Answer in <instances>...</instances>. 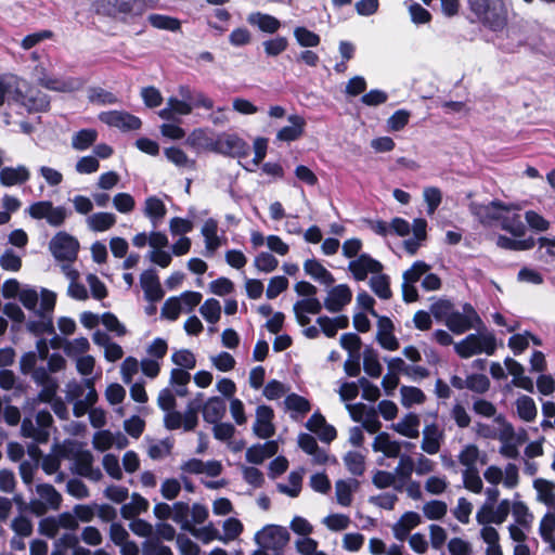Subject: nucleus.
Returning <instances> with one entry per match:
<instances>
[{"instance_id": "nucleus-1", "label": "nucleus", "mask_w": 555, "mask_h": 555, "mask_svg": "<svg viewBox=\"0 0 555 555\" xmlns=\"http://www.w3.org/2000/svg\"><path fill=\"white\" fill-rule=\"evenodd\" d=\"M469 210L482 224H492L498 221L503 230L514 236L525 234V225L517 212L520 207L515 204H504L501 201H492L487 204L473 202L469 205Z\"/></svg>"}, {"instance_id": "nucleus-2", "label": "nucleus", "mask_w": 555, "mask_h": 555, "mask_svg": "<svg viewBox=\"0 0 555 555\" xmlns=\"http://www.w3.org/2000/svg\"><path fill=\"white\" fill-rule=\"evenodd\" d=\"M179 96H169L166 106L158 112V116L165 120H175L178 116L190 115L195 107L211 109L214 101L201 91L182 85L178 88Z\"/></svg>"}, {"instance_id": "nucleus-3", "label": "nucleus", "mask_w": 555, "mask_h": 555, "mask_svg": "<svg viewBox=\"0 0 555 555\" xmlns=\"http://www.w3.org/2000/svg\"><path fill=\"white\" fill-rule=\"evenodd\" d=\"M469 9L483 26L493 31L504 29L508 22L503 0H468Z\"/></svg>"}, {"instance_id": "nucleus-4", "label": "nucleus", "mask_w": 555, "mask_h": 555, "mask_svg": "<svg viewBox=\"0 0 555 555\" xmlns=\"http://www.w3.org/2000/svg\"><path fill=\"white\" fill-rule=\"evenodd\" d=\"M496 349V339L494 335L488 331L470 334L461 341L454 344L455 352L464 359L476 354L486 353L491 356Z\"/></svg>"}, {"instance_id": "nucleus-5", "label": "nucleus", "mask_w": 555, "mask_h": 555, "mask_svg": "<svg viewBox=\"0 0 555 555\" xmlns=\"http://www.w3.org/2000/svg\"><path fill=\"white\" fill-rule=\"evenodd\" d=\"M37 498L27 503V511L36 516H42L49 511H57L62 505V494L50 483L36 486Z\"/></svg>"}, {"instance_id": "nucleus-6", "label": "nucleus", "mask_w": 555, "mask_h": 555, "mask_svg": "<svg viewBox=\"0 0 555 555\" xmlns=\"http://www.w3.org/2000/svg\"><path fill=\"white\" fill-rule=\"evenodd\" d=\"M62 529L67 531L78 529V521L69 512L42 518L38 524L39 533L50 539H55Z\"/></svg>"}, {"instance_id": "nucleus-7", "label": "nucleus", "mask_w": 555, "mask_h": 555, "mask_svg": "<svg viewBox=\"0 0 555 555\" xmlns=\"http://www.w3.org/2000/svg\"><path fill=\"white\" fill-rule=\"evenodd\" d=\"M256 543L263 550H282L289 541L286 528L278 525H268L255 535Z\"/></svg>"}, {"instance_id": "nucleus-8", "label": "nucleus", "mask_w": 555, "mask_h": 555, "mask_svg": "<svg viewBox=\"0 0 555 555\" xmlns=\"http://www.w3.org/2000/svg\"><path fill=\"white\" fill-rule=\"evenodd\" d=\"M28 214L34 219H46L52 227H60L68 217V211L63 206H53L52 202L41 201L28 207Z\"/></svg>"}, {"instance_id": "nucleus-9", "label": "nucleus", "mask_w": 555, "mask_h": 555, "mask_svg": "<svg viewBox=\"0 0 555 555\" xmlns=\"http://www.w3.org/2000/svg\"><path fill=\"white\" fill-rule=\"evenodd\" d=\"M79 242L66 232H59L50 242L52 255L61 261L72 262L77 258Z\"/></svg>"}, {"instance_id": "nucleus-10", "label": "nucleus", "mask_w": 555, "mask_h": 555, "mask_svg": "<svg viewBox=\"0 0 555 555\" xmlns=\"http://www.w3.org/2000/svg\"><path fill=\"white\" fill-rule=\"evenodd\" d=\"M444 323L451 332L459 335L473 327L479 326L481 324V320L474 308L466 304L463 307L462 313L452 311L446 319Z\"/></svg>"}, {"instance_id": "nucleus-11", "label": "nucleus", "mask_w": 555, "mask_h": 555, "mask_svg": "<svg viewBox=\"0 0 555 555\" xmlns=\"http://www.w3.org/2000/svg\"><path fill=\"white\" fill-rule=\"evenodd\" d=\"M99 119L107 126L117 128L125 132L138 130L142 125L139 117L125 111L103 112L99 115Z\"/></svg>"}, {"instance_id": "nucleus-12", "label": "nucleus", "mask_w": 555, "mask_h": 555, "mask_svg": "<svg viewBox=\"0 0 555 555\" xmlns=\"http://www.w3.org/2000/svg\"><path fill=\"white\" fill-rule=\"evenodd\" d=\"M249 145L235 133H220L217 135L216 153L233 157L248 155Z\"/></svg>"}, {"instance_id": "nucleus-13", "label": "nucleus", "mask_w": 555, "mask_h": 555, "mask_svg": "<svg viewBox=\"0 0 555 555\" xmlns=\"http://www.w3.org/2000/svg\"><path fill=\"white\" fill-rule=\"evenodd\" d=\"M25 80L14 76L5 75L0 77V106L4 103L18 102L23 99V92L26 91Z\"/></svg>"}, {"instance_id": "nucleus-14", "label": "nucleus", "mask_w": 555, "mask_h": 555, "mask_svg": "<svg viewBox=\"0 0 555 555\" xmlns=\"http://www.w3.org/2000/svg\"><path fill=\"white\" fill-rule=\"evenodd\" d=\"M444 438V431L438 424H427L422 430L421 450L428 455H436L439 453Z\"/></svg>"}, {"instance_id": "nucleus-15", "label": "nucleus", "mask_w": 555, "mask_h": 555, "mask_svg": "<svg viewBox=\"0 0 555 555\" xmlns=\"http://www.w3.org/2000/svg\"><path fill=\"white\" fill-rule=\"evenodd\" d=\"M348 269L357 281H364L369 274L374 275L383 270V264L373 259L367 254H362L358 258L351 260Z\"/></svg>"}, {"instance_id": "nucleus-16", "label": "nucleus", "mask_w": 555, "mask_h": 555, "mask_svg": "<svg viewBox=\"0 0 555 555\" xmlns=\"http://www.w3.org/2000/svg\"><path fill=\"white\" fill-rule=\"evenodd\" d=\"M352 299V291L347 284H339L328 289L324 299L327 311L336 313L341 311Z\"/></svg>"}, {"instance_id": "nucleus-17", "label": "nucleus", "mask_w": 555, "mask_h": 555, "mask_svg": "<svg viewBox=\"0 0 555 555\" xmlns=\"http://www.w3.org/2000/svg\"><path fill=\"white\" fill-rule=\"evenodd\" d=\"M274 412L268 405H259L256 409V420L253 426L255 435L261 439H268L275 433L273 425Z\"/></svg>"}, {"instance_id": "nucleus-18", "label": "nucleus", "mask_w": 555, "mask_h": 555, "mask_svg": "<svg viewBox=\"0 0 555 555\" xmlns=\"http://www.w3.org/2000/svg\"><path fill=\"white\" fill-rule=\"evenodd\" d=\"M457 461L464 467V470H473L486 465L488 457L476 444L468 443L460 451Z\"/></svg>"}, {"instance_id": "nucleus-19", "label": "nucleus", "mask_w": 555, "mask_h": 555, "mask_svg": "<svg viewBox=\"0 0 555 555\" xmlns=\"http://www.w3.org/2000/svg\"><path fill=\"white\" fill-rule=\"evenodd\" d=\"M186 144L197 153H216L217 137L215 138L207 129L198 128L189 134Z\"/></svg>"}, {"instance_id": "nucleus-20", "label": "nucleus", "mask_w": 555, "mask_h": 555, "mask_svg": "<svg viewBox=\"0 0 555 555\" xmlns=\"http://www.w3.org/2000/svg\"><path fill=\"white\" fill-rule=\"evenodd\" d=\"M30 179V170L25 165L7 166L0 169V184L5 188L22 185Z\"/></svg>"}, {"instance_id": "nucleus-21", "label": "nucleus", "mask_w": 555, "mask_h": 555, "mask_svg": "<svg viewBox=\"0 0 555 555\" xmlns=\"http://www.w3.org/2000/svg\"><path fill=\"white\" fill-rule=\"evenodd\" d=\"M93 448L104 452L113 447L124 449L128 444V439L120 433L113 434L109 430H99L92 439Z\"/></svg>"}, {"instance_id": "nucleus-22", "label": "nucleus", "mask_w": 555, "mask_h": 555, "mask_svg": "<svg viewBox=\"0 0 555 555\" xmlns=\"http://www.w3.org/2000/svg\"><path fill=\"white\" fill-rule=\"evenodd\" d=\"M295 318L300 326H306L310 323L308 314H318L322 310L321 301L313 296L302 298L294 304L293 307Z\"/></svg>"}, {"instance_id": "nucleus-23", "label": "nucleus", "mask_w": 555, "mask_h": 555, "mask_svg": "<svg viewBox=\"0 0 555 555\" xmlns=\"http://www.w3.org/2000/svg\"><path fill=\"white\" fill-rule=\"evenodd\" d=\"M289 125L281 128L276 133V140L282 142H293L298 140L306 127V120L302 116L293 114L287 117Z\"/></svg>"}, {"instance_id": "nucleus-24", "label": "nucleus", "mask_w": 555, "mask_h": 555, "mask_svg": "<svg viewBox=\"0 0 555 555\" xmlns=\"http://www.w3.org/2000/svg\"><path fill=\"white\" fill-rule=\"evenodd\" d=\"M421 522L422 517L418 513L412 511L405 512L392 526L393 537L399 541L405 540L411 530L420 526Z\"/></svg>"}, {"instance_id": "nucleus-25", "label": "nucleus", "mask_w": 555, "mask_h": 555, "mask_svg": "<svg viewBox=\"0 0 555 555\" xmlns=\"http://www.w3.org/2000/svg\"><path fill=\"white\" fill-rule=\"evenodd\" d=\"M140 283L146 300L155 302L164 297L160 283L153 270L144 271L140 276Z\"/></svg>"}, {"instance_id": "nucleus-26", "label": "nucleus", "mask_w": 555, "mask_h": 555, "mask_svg": "<svg viewBox=\"0 0 555 555\" xmlns=\"http://www.w3.org/2000/svg\"><path fill=\"white\" fill-rule=\"evenodd\" d=\"M56 302V294L47 288H42L40 293V309L38 313L42 317V319H47V321H42L40 324V331L51 332L52 331V322L50 315L55 307Z\"/></svg>"}, {"instance_id": "nucleus-27", "label": "nucleus", "mask_w": 555, "mask_h": 555, "mask_svg": "<svg viewBox=\"0 0 555 555\" xmlns=\"http://www.w3.org/2000/svg\"><path fill=\"white\" fill-rule=\"evenodd\" d=\"M143 214L154 227H157L167 214L164 201L155 195L145 198Z\"/></svg>"}, {"instance_id": "nucleus-28", "label": "nucleus", "mask_w": 555, "mask_h": 555, "mask_svg": "<svg viewBox=\"0 0 555 555\" xmlns=\"http://www.w3.org/2000/svg\"><path fill=\"white\" fill-rule=\"evenodd\" d=\"M375 452H382L385 456L396 459L401 454V443L392 440L387 433H379L372 443Z\"/></svg>"}, {"instance_id": "nucleus-29", "label": "nucleus", "mask_w": 555, "mask_h": 555, "mask_svg": "<svg viewBox=\"0 0 555 555\" xmlns=\"http://www.w3.org/2000/svg\"><path fill=\"white\" fill-rule=\"evenodd\" d=\"M116 221L117 217L115 214L99 211L86 218V225L92 232H106L116 224Z\"/></svg>"}, {"instance_id": "nucleus-30", "label": "nucleus", "mask_w": 555, "mask_h": 555, "mask_svg": "<svg viewBox=\"0 0 555 555\" xmlns=\"http://www.w3.org/2000/svg\"><path fill=\"white\" fill-rule=\"evenodd\" d=\"M278 442L274 440L254 444L246 451V460L253 464H261L264 460L278 452Z\"/></svg>"}, {"instance_id": "nucleus-31", "label": "nucleus", "mask_w": 555, "mask_h": 555, "mask_svg": "<svg viewBox=\"0 0 555 555\" xmlns=\"http://www.w3.org/2000/svg\"><path fill=\"white\" fill-rule=\"evenodd\" d=\"M505 367L508 373L513 376V385L522 388L529 392L533 391V382L530 377L526 376L524 366L514 359L507 358L504 361Z\"/></svg>"}, {"instance_id": "nucleus-32", "label": "nucleus", "mask_w": 555, "mask_h": 555, "mask_svg": "<svg viewBox=\"0 0 555 555\" xmlns=\"http://www.w3.org/2000/svg\"><path fill=\"white\" fill-rule=\"evenodd\" d=\"M537 491V501L548 507L547 512H555V483L542 478L533 481Z\"/></svg>"}, {"instance_id": "nucleus-33", "label": "nucleus", "mask_w": 555, "mask_h": 555, "mask_svg": "<svg viewBox=\"0 0 555 555\" xmlns=\"http://www.w3.org/2000/svg\"><path fill=\"white\" fill-rule=\"evenodd\" d=\"M420 425L421 421L418 415L408 413L399 422L392 425V429L403 437L416 439L420 436Z\"/></svg>"}, {"instance_id": "nucleus-34", "label": "nucleus", "mask_w": 555, "mask_h": 555, "mask_svg": "<svg viewBox=\"0 0 555 555\" xmlns=\"http://www.w3.org/2000/svg\"><path fill=\"white\" fill-rule=\"evenodd\" d=\"M359 488V481L356 479H340L335 482V496L337 503L343 507H348L352 503L353 493Z\"/></svg>"}, {"instance_id": "nucleus-35", "label": "nucleus", "mask_w": 555, "mask_h": 555, "mask_svg": "<svg viewBox=\"0 0 555 555\" xmlns=\"http://www.w3.org/2000/svg\"><path fill=\"white\" fill-rule=\"evenodd\" d=\"M225 411V402L220 397L209 398L202 408L204 420L211 424L220 422L224 416Z\"/></svg>"}, {"instance_id": "nucleus-36", "label": "nucleus", "mask_w": 555, "mask_h": 555, "mask_svg": "<svg viewBox=\"0 0 555 555\" xmlns=\"http://www.w3.org/2000/svg\"><path fill=\"white\" fill-rule=\"evenodd\" d=\"M317 324L325 336L332 338L336 336L338 330L348 327L349 319L346 315H339L335 318L322 315L317 319Z\"/></svg>"}, {"instance_id": "nucleus-37", "label": "nucleus", "mask_w": 555, "mask_h": 555, "mask_svg": "<svg viewBox=\"0 0 555 555\" xmlns=\"http://www.w3.org/2000/svg\"><path fill=\"white\" fill-rule=\"evenodd\" d=\"M427 222L425 219L418 218L413 221L412 232L413 237L403 242L404 249L410 254L414 255L418 250L421 244L426 238Z\"/></svg>"}, {"instance_id": "nucleus-38", "label": "nucleus", "mask_w": 555, "mask_h": 555, "mask_svg": "<svg viewBox=\"0 0 555 555\" xmlns=\"http://www.w3.org/2000/svg\"><path fill=\"white\" fill-rule=\"evenodd\" d=\"M247 22L250 25L258 27L261 31L268 34H274L281 27V22L276 17L261 12L249 14Z\"/></svg>"}, {"instance_id": "nucleus-39", "label": "nucleus", "mask_w": 555, "mask_h": 555, "mask_svg": "<svg viewBox=\"0 0 555 555\" xmlns=\"http://www.w3.org/2000/svg\"><path fill=\"white\" fill-rule=\"evenodd\" d=\"M304 270L312 279L324 285H332L335 281L333 274L315 259L306 260Z\"/></svg>"}, {"instance_id": "nucleus-40", "label": "nucleus", "mask_w": 555, "mask_h": 555, "mask_svg": "<svg viewBox=\"0 0 555 555\" xmlns=\"http://www.w3.org/2000/svg\"><path fill=\"white\" fill-rule=\"evenodd\" d=\"M149 501L139 493H132L130 502L124 504L120 508V515L125 519H134L138 515L149 509Z\"/></svg>"}, {"instance_id": "nucleus-41", "label": "nucleus", "mask_w": 555, "mask_h": 555, "mask_svg": "<svg viewBox=\"0 0 555 555\" xmlns=\"http://www.w3.org/2000/svg\"><path fill=\"white\" fill-rule=\"evenodd\" d=\"M541 539L555 552V512H546L539 522Z\"/></svg>"}, {"instance_id": "nucleus-42", "label": "nucleus", "mask_w": 555, "mask_h": 555, "mask_svg": "<svg viewBox=\"0 0 555 555\" xmlns=\"http://www.w3.org/2000/svg\"><path fill=\"white\" fill-rule=\"evenodd\" d=\"M34 378L43 385L38 395V400L46 403H52L56 398L57 384L50 379L44 371L34 372Z\"/></svg>"}, {"instance_id": "nucleus-43", "label": "nucleus", "mask_w": 555, "mask_h": 555, "mask_svg": "<svg viewBox=\"0 0 555 555\" xmlns=\"http://www.w3.org/2000/svg\"><path fill=\"white\" fill-rule=\"evenodd\" d=\"M64 353L75 360L82 356H86L90 350V343L86 337H77L74 339H66L62 344Z\"/></svg>"}, {"instance_id": "nucleus-44", "label": "nucleus", "mask_w": 555, "mask_h": 555, "mask_svg": "<svg viewBox=\"0 0 555 555\" xmlns=\"http://www.w3.org/2000/svg\"><path fill=\"white\" fill-rule=\"evenodd\" d=\"M480 538L487 545L485 555H503L500 534L494 527H482L480 529Z\"/></svg>"}, {"instance_id": "nucleus-45", "label": "nucleus", "mask_w": 555, "mask_h": 555, "mask_svg": "<svg viewBox=\"0 0 555 555\" xmlns=\"http://www.w3.org/2000/svg\"><path fill=\"white\" fill-rule=\"evenodd\" d=\"M299 447L308 454L313 456V461L323 464L327 460V455L320 450L315 439L309 434H300L298 436Z\"/></svg>"}, {"instance_id": "nucleus-46", "label": "nucleus", "mask_w": 555, "mask_h": 555, "mask_svg": "<svg viewBox=\"0 0 555 555\" xmlns=\"http://www.w3.org/2000/svg\"><path fill=\"white\" fill-rule=\"evenodd\" d=\"M284 403L295 420L305 416L311 409L309 401L296 393L288 395Z\"/></svg>"}, {"instance_id": "nucleus-47", "label": "nucleus", "mask_w": 555, "mask_h": 555, "mask_svg": "<svg viewBox=\"0 0 555 555\" xmlns=\"http://www.w3.org/2000/svg\"><path fill=\"white\" fill-rule=\"evenodd\" d=\"M218 223L214 219H208L204 222L202 234L205 238V246L207 251L212 254L221 245V240L217 234Z\"/></svg>"}, {"instance_id": "nucleus-48", "label": "nucleus", "mask_w": 555, "mask_h": 555, "mask_svg": "<svg viewBox=\"0 0 555 555\" xmlns=\"http://www.w3.org/2000/svg\"><path fill=\"white\" fill-rule=\"evenodd\" d=\"M18 103L27 107L28 111H46L49 107L48 96L34 90H27L26 94L23 93V99Z\"/></svg>"}, {"instance_id": "nucleus-49", "label": "nucleus", "mask_w": 555, "mask_h": 555, "mask_svg": "<svg viewBox=\"0 0 555 555\" xmlns=\"http://www.w3.org/2000/svg\"><path fill=\"white\" fill-rule=\"evenodd\" d=\"M400 397L401 404L406 409L423 404L426 400L424 391L414 386H401Z\"/></svg>"}, {"instance_id": "nucleus-50", "label": "nucleus", "mask_w": 555, "mask_h": 555, "mask_svg": "<svg viewBox=\"0 0 555 555\" xmlns=\"http://www.w3.org/2000/svg\"><path fill=\"white\" fill-rule=\"evenodd\" d=\"M302 487V472H292L288 475L286 483H278L276 489L279 492L289 496L297 498Z\"/></svg>"}, {"instance_id": "nucleus-51", "label": "nucleus", "mask_w": 555, "mask_h": 555, "mask_svg": "<svg viewBox=\"0 0 555 555\" xmlns=\"http://www.w3.org/2000/svg\"><path fill=\"white\" fill-rule=\"evenodd\" d=\"M242 521L235 517H229L222 522L221 542L228 544L235 541L243 532Z\"/></svg>"}, {"instance_id": "nucleus-52", "label": "nucleus", "mask_w": 555, "mask_h": 555, "mask_svg": "<svg viewBox=\"0 0 555 555\" xmlns=\"http://www.w3.org/2000/svg\"><path fill=\"white\" fill-rule=\"evenodd\" d=\"M98 139L95 129H81L73 134L72 147L76 151L88 150Z\"/></svg>"}, {"instance_id": "nucleus-53", "label": "nucleus", "mask_w": 555, "mask_h": 555, "mask_svg": "<svg viewBox=\"0 0 555 555\" xmlns=\"http://www.w3.org/2000/svg\"><path fill=\"white\" fill-rule=\"evenodd\" d=\"M398 464L396 465L393 473L399 482L409 481L412 479L413 473H415L414 457L408 454H400Z\"/></svg>"}, {"instance_id": "nucleus-54", "label": "nucleus", "mask_w": 555, "mask_h": 555, "mask_svg": "<svg viewBox=\"0 0 555 555\" xmlns=\"http://www.w3.org/2000/svg\"><path fill=\"white\" fill-rule=\"evenodd\" d=\"M511 512L517 525L524 529H529L531 527L533 522V514L524 502H514L512 504Z\"/></svg>"}, {"instance_id": "nucleus-55", "label": "nucleus", "mask_w": 555, "mask_h": 555, "mask_svg": "<svg viewBox=\"0 0 555 555\" xmlns=\"http://www.w3.org/2000/svg\"><path fill=\"white\" fill-rule=\"evenodd\" d=\"M516 411L518 416L525 422H532L538 413L533 399L525 395L516 400Z\"/></svg>"}, {"instance_id": "nucleus-56", "label": "nucleus", "mask_w": 555, "mask_h": 555, "mask_svg": "<svg viewBox=\"0 0 555 555\" xmlns=\"http://www.w3.org/2000/svg\"><path fill=\"white\" fill-rule=\"evenodd\" d=\"M164 154L170 163L179 168L193 169L195 167V162L179 147L165 149Z\"/></svg>"}, {"instance_id": "nucleus-57", "label": "nucleus", "mask_w": 555, "mask_h": 555, "mask_svg": "<svg viewBox=\"0 0 555 555\" xmlns=\"http://www.w3.org/2000/svg\"><path fill=\"white\" fill-rule=\"evenodd\" d=\"M40 83L47 89L60 92H73L79 88V82L75 79L63 80L44 77L40 79Z\"/></svg>"}, {"instance_id": "nucleus-58", "label": "nucleus", "mask_w": 555, "mask_h": 555, "mask_svg": "<svg viewBox=\"0 0 555 555\" xmlns=\"http://www.w3.org/2000/svg\"><path fill=\"white\" fill-rule=\"evenodd\" d=\"M449 485L444 475H430L424 481V489L430 495H441L448 490Z\"/></svg>"}, {"instance_id": "nucleus-59", "label": "nucleus", "mask_w": 555, "mask_h": 555, "mask_svg": "<svg viewBox=\"0 0 555 555\" xmlns=\"http://www.w3.org/2000/svg\"><path fill=\"white\" fill-rule=\"evenodd\" d=\"M344 463L348 472L354 476H361L365 470V457L360 452H347L344 456Z\"/></svg>"}, {"instance_id": "nucleus-60", "label": "nucleus", "mask_w": 555, "mask_h": 555, "mask_svg": "<svg viewBox=\"0 0 555 555\" xmlns=\"http://www.w3.org/2000/svg\"><path fill=\"white\" fill-rule=\"evenodd\" d=\"M370 286L372 291L382 299H389L391 297V291L389 286V279L382 272L375 273L371 276Z\"/></svg>"}, {"instance_id": "nucleus-61", "label": "nucleus", "mask_w": 555, "mask_h": 555, "mask_svg": "<svg viewBox=\"0 0 555 555\" xmlns=\"http://www.w3.org/2000/svg\"><path fill=\"white\" fill-rule=\"evenodd\" d=\"M422 512L429 520H440L447 515L448 505L443 501L431 500L423 505Z\"/></svg>"}, {"instance_id": "nucleus-62", "label": "nucleus", "mask_w": 555, "mask_h": 555, "mask_svg": "<svg viewBox=\"0 0 555 555\" xmlns=\"http://www.w3.org/2000/svg\"><path fill=\"white\" fill-rule=\"evenodd\" d=\"M150 24L157 29L178 31L180 30V21L163 14H151L147 17Z\"/></svg>"}, {"instance_id": "nucleus-63", "label": "nucleus", "mask_w": 555, "mask_h": 555, "mask_svg": "<svg viewBox=\"0 0 555 555\" xmlns=\"http://www.w3.org/2000/svg\"><path fill=\"white\" fill-rule=\"evenodd\" d=\"M363 369L364 372L371 377L377 378L380 376L383 367L379 363L378 356L373 349H365L363 352Z\"/></svg>"}, {"instance_id": "nucleus-64", "label": "nucleus", "mask_w": 555, "mask_h": 555, "mask_svg": "<svg viewBox=\"0 0 555 555\" xmlns=\"http://www.w3.org/2000/svg\"><path fill=\"white\" fill-rule=\"evenodd\" d=\"M199 312L211 324L217 323L221 317V305L215 298H209L201 306Z\"/></svg>"}]
</instances>
